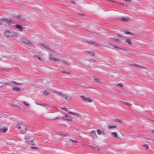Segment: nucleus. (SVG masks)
I'll return each mask as SVG.
<instances>
[{
    "label": "nucleus",
    "mask_w": 154,
    "mask_h": 154,
    "mask_svg": "<svg viewBox=\"0 0 154 154\" xmlns=\"http://www.w3.org/2000/svg\"><path fill=\"white\" fill-rule=\"evenodd\" d=\"M17 127L20 131H25L27 128L26 126L23 125L22 123L20 122L18 123Z\"/></svg>",
    "instance_id": "1"
},
{
    "label": "nucleus",
    "mask_w": 154,
    "mask_h": 154,
    "mask_svg": "<svg viewBox=\"0 0 154 154\" xmlns=\"http://www.w3.org/2000/svg\"><path fill=\"white\" fill-rule=\"evenodd\" d=\"M5 35L7 37H9L11 36H16L17 34H15L14 32L11 31L9 30H5Z\"/></svg>",
    "instance_id": "2"
},
{
    "label": "nucleus",
    "mask_w": 154,
    "mask_h": 154,
    "mask_svg": "<svg viewBox=\"0 0 154 154\" xmlns=\"http://www.w3.org/2000/svg\"><path fill=\"white\" fill-rule=\"evenodd\" d=\"M25 142H29L30 143H32L33 142L34 138V137L28 135H26L25 137Z\"/></svg>",
    "instance_id": "3"
},
{
    "label": "nucleus",
    "mask_w": 154,
    "mask_h": 154,
    "mask_svg": "<svg viewBox=\"0 0 154 154\" xmlns=\"http://www.w3.org/2000/svg\"><path fill=\"white\" fill-rule=\"evenodd\" d=\"M15 17L18 20H21L22 21L25 20V18L23 17V15L21 14H19L15 16Z\"/></svg>",
    "instance_id": "4"
},
{
    "label": "nucleus",
    "mask_w": 154,
    "mask_h": 154,
    "mask_svg": "<svg viewBox=\"0 0 154 154\" xmlns=\"http://www.w3.org/2000/svg\"><path fill=\"white\" fill-rule=\"evenodd\" d=\"M95 52L94 51H90L86 52L85 53V54L87 56L88 55L94 56L95 55Z\"/></svg>",
    "instance_id": "5"
},
{
    "label": "nucleus",
    "mask_w": 154,
    "mask_h": 154,
    "mask_svg": "<svg viewBox=\"0 0 154 154\" xmlns=\"http://www.w3.org/2000/svg\"><path fill=\"white\" fill-rule=\"evenodd\" d=\"M16 29H19L20 31H22L24 28L22 26L20 25L19 24H16L14 25Z\"/></svg>",
    "instance_id": "6"
},
{
    "label": "nucleus",
    "mask_w": 154,
    "mask_h": 154,
    "mask_svg": "<svg viewBox=\"0 0 154 154\" xmlns=\"http://www.w3.org/2000/svg\"><path fill=\"white\" fill-rule=\"evenodd\" d=\"M91 136L94 138H97L98 137L95 132L94 131H92L90 132Z\"/></svg>",
    "instance_id": "7"
},
{
    "label": "nucleus",
    "mask_w": 154,
    "mask_h": 154,
    "mask_svg": "<svg viewBox=\"0 0 154 154\" xmlns=\"http://www.w3.org/2000/svg\"><path fill=\"white\" fill-rule=\"evenodd\" d=\"M8 24L11 25L13 26H14V25L16 24L11 19H9L8 20Z\"/></svg>",
    "instance_id": "8"
},
{
    "label": "nucleus",
    "mask_w": 154,
    "mask_h": 154,
    "mask_svg": "<svg viewBox=\"0 0 154 154\" xmlns=\"http://www.w3.org/2000/svg\"><path fill=\"white\" fill-rule=\"evenodd\" d=\"M8 24L11 25L13 26H14V25L16 24L11 19H9L8 20Z\"/></svg>",
    "instance_id": "9"
},
{
    "label": "nucleus",
    "mask_w": 154,
    "mask_h": 154,
    "mask_svg": "<svg viewBox=\"0 0 154 154\" xmlns=\"http://www.w3.org/2000/svg\"><path fill=\"white\" fill-rule=\"evenodd\" d=\"M87 42L88 43L91 44V45H94V46L95 47L97 46H98V44L95 42L92 41H87Z\"/></svg>",
    "instance_id": "10"
},
{
    "label": "nucleus",
    "mask_w": 154,
    "mask_h": 154,
    "mask_svg": "<svg viewBox=\"0 0 154 154\" xmlns=\"http://www.w3.org/2000/svg\"><path fill=\"white\" fill-rule=\"evenodd\" d=\"M119 19L121 21H126L128 20V18L125 17H119Z\"/></svg>",
    "instance_id": "11"
},
{
    "label": "nucleus",
    "mask_w": 154,
    "mask_h": 154,
    "mask_svg": "<svg viewBox=\"0 0 154 154\" xmlns=\"http://www.w3.org/2000/svg\"><path fill=\"white\" fill-rule=\"evenodd\" d=\"M93 80L95 81L96 82L100 83V82L99 79L96 76H94L92 77Z\"/></svg>",
    "instance_id": "12"
},
{
    "label": "nucleus",
    "mask_w": 154,
    "mask_h": 154,
    "mask_svg": "<svg viewBox=\"0 0 154 154\" xmlns=\"http://www.w3.org/2000/svg\"><path fill=\"white\" fill-rule=\"evenodd\" d=\"M103 132V131L102 129H98L97 130V133L98 135H100L102 134Z\"/></svg>",
    "instance_id": "13"
},
{
    "label": "nucleus",
    "mask_w": 154,
    "mask_h": 154,
    "mask_svg": "<svg viewBox=\"0 0 154 154\" xmlns=\"http://www.w3.org/2000/svg\"><path fill=\"white\" fill-rule=\"evenodd\" d=\"M12 88L14 91H20L21 89V88H19L14 87H13Z\"/></svg>",
    "instance_id": "14"
},
{
    "label": "nucleus",
    "mask_w": 154,
    "mask_h": 154,
    "mask_svg": "<svg viewBox=\"0 0 154 154\" xmlns=\"http://www.w3.org/2000/svg\"><path fill=\"white\" fill-rule=\"evenodd\" d=\"M8 129L6 127H4L2 129L1 128V131H2L3 133H6L8 131Z\"/></svg>",
    "instance_id": "15"
},
{
    "label": "nucleus",
    "mask_w": 154,
    "mask_h": 154,
    "mask_svg": "<svg viewBox=\"0 0 154 154\" xmlns=\"http://www.w3.org/2000/svg\"><path fill=\"white\" fill-rule=\"evenodd\" d=\"M125 42L128 43L129 45H131L132 44L131 41V39H126Z\"/></svg>",
    "instance_id": "16"
},
{
    "label": "nucleus",
    "mask_w": 154,
    "mask_h": 154,
    "mask_svg": "<svg viewBox=\"0 0 154 154\" xmlns=\"http://www.w3.org/2000/svg\"><path fill=\"white\" fill-rule=\"evenodd\" d=\"M62 72L63 73H64L65 74H70V72L68 70H63L62 71Z\"/></svg>",
    "instance_id": "17"
},
{
    "label": "nucleus",
    "mask_w": 154,
    "mask_h": 154,
    "mask_svg": "<svg viewBox=\"0 0 154 154\" xmlns=\"http://www.w3.org/2000/svg\"><path fill=\"white\" fill-rule=\"evenodd\" d=\"M1 20L2 22L5 23H7L8 22V19L5 18H3L2 19H1Z\"/></svg>",
    "instance_id": "18"
},
{
    "label": "nucleus",
    "mask_w": 154,
    "mask_h": 154,
    "mask_svg": "<svg viewBox=\"0 0 154 154\" xmlns=\"http://www.w3.org/2000/svg\"><path fill=\"white\" fill-rule=\"evenodd\" d=\"M125 30V31H124V33L125 34H128V35L130 34L132 35H133V34H132L131 32L128 31L126 30Z\"/></svg>",
    "instance_id": "19"
},
{
    "label": "nucleus",
    "mask_w": 154,
    "mask_h": 154,
    "mask_svg": "<svg viewBox=\"0 0 154 154\" xmlns=\"http://www.w3.org/2000/svg\"><path fill=\"white\" fill-rule=\"evenodd\" d=\"M117 127V126L116 125H109L108 128L109 129L115 128Z\"/></svg>",
    "instance_id": "20"
},
{
    "label": "nucleus",
    "mask_w": 154,
    "mask_h": 154,
    "mask_svg": "<svg viewBox=\"0 0 154 154\" xmlns=\"http://www.w3.org/2000/svg\"><path fill=\"white\" fill-rule=\"evenodd\" d=\"M102 134L104 137H106L107 138L108 137V134L107 133H105L103 131L102 133Z\"/></svg>",
    "instance_id": "21"
},
{
    "label": "nucleus",
    "mask_w": 154,
    "mask_h": 154,
    "mask_svg": "<svg viewBox=\"0 0 154 154\" xmlns=\"http://www.w3.org/2000/svg\"><path fill=\"white\" fill-rule=\"evenodd\" d=\"M41 45L43 47L46 48L48 50H50L49 48L48 47H47L46 44H44L43 43H42L41 44Z\"/></svg>",
    "instance_id": "22"
},
{
    "label": "nucleus",
    "mask_w": 154,
    "mask_h": 154,
    "mask_svg": "<svg viewBox=\"0 0 154 154\" xmlns=\"http://www.w3.org/2000/svg\"><path fill=\"white\" fill-rule=\"evenodd\" d=\"M35 103L37 105H40L41 106H42V105H43V103H42L41 102L38 101H36L35 102Z\"/></svg>",
    "instance_id": "23"
},
{
    "label": "nucleus",
    "mask_w": 154,
    "mask_h": 154,
    "mask_svg": "<svg viewBox=\"0 0 154 154\" xmlns=\"http://www.w3.org/2000/svg\"><path fill=\"white\" fill-rule=\"evenodd\" d=\"M66 120L69 121H71L72 120V117L69 116H68V117H67V118H66Z\"/></svg>",
    "instance_id": "24"
},
{
    "label": "nucleus",
    "mask_w": 154,
    "mask_h": 154,
    "mask_svg": "<svg viewBox=\"0 0 154 154\" xmlns=\"http://www.w3.org/2000/svg\"><path fill=\"white\" fill-rule=\"evenodd\" d=\"M112 134L113 135V136L116 138H118L116 132H113L112 133Z\"/></svg>",
    "instance_id": "25"
},
{
    "label": "nucleus",
    "mask_w": 154,
    "mask_h": 154,
    "mask_svg": "<svg viewBox=\"0 0 154 154\" xmlns=\"http://www.w3.org/2000/svg\"><path fill=\"white\" fill-rule=\"evenodd\" d=\"M81 98L85 102H86V98L85 97L81 95L80 96Z\"/></svg>",
    "instance_id": "26"
},
{
    "label": "nucleus",
    "mask_w": 154,
    "mask_h": 154,
    "mask_svg": "<svg viewBox=\"0 0 154 154\" xmlns=\"http://www.w3.org/2000/svg\"><path fill=\"white\" fill-rule=\"evenodd\" d=\"M44 94L45 95H47L49 94V91L45 90V91H44Z\"/></svg>",
    "instance_id": "27"
},
{
    "label": "nucleus",
    "mask_w": 154,
    "mask_h": 154,
    "mask_svg": "<svg viewBox=\"0 0 154 154\" xmlns=\"http://www.w3.org/2000/svg\"><path fill=\"white\" fill-rule=\"evenodd\" d=\"M35 56L39 60H41V61H43V59H42L41 57L40 56H36L35 55Z\"/></svg>",
    "instance_id": "28"
},
{
    "label": "nucleus",
    "mask_w": 154,
    "mask_h": 154,
    "mask_svg": "<svg viewBox=\"0 0 154 154\" xmlns=\"http://www.w3.org/2000/svg\"><path fill=\"white\" fill-rule=\"evenodd\" d=\"M23 103L26 106H29V104L26 102L23 101Z\"/></svg>",
    "instance_id": "29"
},
{
    "label": "nucleus",
    "mask_w": 154,
    "mask_h": 154,
    "mask_svg": "<svg viewBox=\"0 0 154 154\" xmlns=\"http://www.w3.org/2000/svg\"><path fill=\"white\" fill-rule=\"evenodd\" d=\"M111 45L113 46L115 48H118L119 49H123V48H120L119 47L117 46L116 45Z\"/></svg>",
    "instance_id": "30"
},
{
    "label": "nucleus",
    "mask_w": 154,
    "mask_h": 154,
    "mask_svg": "<svg viewBox=\"0 0 154 154\" xmlns=\"http://www.w3.org/2000/svg\"><path fill=\"white\" fill-rule=\"evenodd\" d=\"M57 94H59V95L62 96L63 97H64L65 96L64 94L62 93L61 92H59L57 93Z\"/></svg>",
    "instance_id": "31"
},
{
    "label": "nucleus",
    "mask_w": 154,
    "mask_h": 154,
    "mask_svg": "<svg viewBox=\"0 0 154 154\" xmlns=\"http://www.w3.org/2000/svg\"><path fill=\"white\" fill-rule=\"evenodd\" d=\"M65 98L66 100H69L71 99V97L69 96H66Z\"/></svg>",
    "instance_id": "32"
},
{
    "label": "nucleus",
    "mask_w": 154,
    "mask_h": 154,
    "mask_svg": "<svg viewBox=\"0 0 154 154\" xmlns=\"http://www.w3.org/2000/svg\"><path fill=\"white\" fill-rule=\"evenodd\" d=\"M88 60H89V61H93V62H95V61L93 58H89V57H88Z\"/></svg>",
    "instance_id": "33"
},
{
    "label": "nucleus",
    "mask_w": 154,
    "mask_h": 154,
    "mask_svg": "<svg viewBox=\"0 0 154 154\" xmlns=\"http://www.w3.org/2000/svg\"><path fill=\"white\" fill-rule=\"evenodd\" d=\"M86 99H87L86 100V102L87 101H88L89 102H92V100L90 98H87Z\"/></svg>",
    "instance_id": "34"
},
{
    "label": "nucleus",
    "mask_w": 154,
    "mask_h": 154,
    "mask_svg": "<svg viewBox=\"0 0 154 154\" xmlns=\"http://www.w3.org/2000/svg\"><path fill=\"white\" fill-rule=\"evenodd\" d=\"M115 121L118 122H121V120L119 119L118 118H116L115 119Z\"/></svg>",
    "instance_id": "35"
},
{
    "label": "nucleus",
    "mask_w": 154,
    "mask_h": 154,
    "mask_svg": "<svg viewBox=\"0 0 154 154\" xmlns=\"http://www.w3.org/2000/svg\"><path fill=\"white\" fill-rule=\"evenodd\" d=\"M53 60L54 61H59V59H57V58H55V57H53Z\"/></svg>",
    "instance_id": "36"
},
{
    "label": "nucleus",
    "mask_w": 154,
    "mask_h": 154,
    "mask_svg": "<svg viewBox=\"0 0 154 154\" xmlns=\"http://www.w3.org/2000/svg\"><path fill=\"white\" fill-rule=\"evenodd\" d=\"M117 86H119L120 87H123V85L121 83H119V84H118L117 85H116Z\"/></svg>",
    "instance_id": "37"
},
{
    "label": "nucleus",
    "mask_w": 154,
    "mask_h": 154,
    "mask_svg": "<svg viewBox=\"0 0 154 154\" xmlns=\"http://www.w3.org/2000/svg\"><path fill=\"white\" fill-rule=\"evenodd\" d=\"M69 141H72L74 143H77V141H75L74 140L69 139Z\"/></svg>",
    "instance_id": "38"
},
{
    "label": "nucleus",
    "mask_w": 154,
    "mask_h": 154,
    "mask_svg": "<svg viewBox=\"0 0 154 154\" xmlns=\"http://www.w3.org/2000/svg\"><path fill=\"white\" fill-rule=\"evenodd\" d=\"M70 2L72 3L74 5H75V2L74 0H71L70 1Z\"/></svg>",
    "instance_id": "39"
},
{
    "label": "nucleus",
    "mask_w": 154,
    "mask_h": 154,
    "mask_svg": "<svg viewBox=\"0 0 154 154\" xmlns=\"http://www.w3.org/2000/svg\"><path fill=\"white\" fill-rule=\"evenodd\" d=\"M48 58L50 60H53V57L52 56H51V55H50Z\"/></svg>",
    "instance_id": "40"
},
{
    "label": "nucleus",
    "mask_w": 154,
    "mask_h": 154,
    "mask_svg": "<svg viewBox=\"0 0 154 154\" xmlns=\"http://www.w3.org/2000/svg\"><path fill=\"white\" fill-rule=\"evenodd\" d=\"M143 147H145L146 149H148L149 147L148 146L147 144H145L144 145Z\"/></svg>",
    "instance_id": "41"
},
{
    "label": "nucleus",
    "mask_w": 154,
    "mask_h": 154,
    "mask_svg": "<svg viewBox=\"0 0 154 154\" xmlns=\"http://www.w3.org/2000/svg\"><path fill=\"white\" fill-rule=\"evenodd\" d=\"M125 103L128 106H130L131 105V104L128 102H125Z\"/></svg>",
    "instance_id": "42"
},
{
    "label": "nucleus",
    "mask_w": 154,
    "mask_h": 154,
    "mask_svg": "<svg viewBox=\"0 0 154 154\" xmlns=\"http://www.w3.org/2000/svg\"><path fill=\"white\" fill-rule=\"evenodd\" d=\"M10 105L13 106H16V105L13 103H11Z\"/></svg>",
    "instance_id": "43"
},
{
    "label": "nucleus",
    "mask_w": 154,
    "mask_h": 154,
    "mask_svg": "<svg viewBox=\"0 0 154 154\" xmlns=\"http://www.w3.org/2000/svg\"><path fill=\"white\" fill-rule=\"evenodd\" d=\"M69 113H71L72 115H77V113H74V112H69Z\"/></svg>",
    "instance_id": "44"
},
{
    "label": "nucleus",
    "mask_w": 154,
    "mask_h": 154,
    "mask_svg": "<svg viewBox=\"0 0 154 154\" xmlns=\"http://www.w3.org/2000/svg\"><path fill=\"white\" fill-rule=\"evenodd\" d=\"M11 84H16V85H19L20 84L19 83H16V82H12Z\"/></svg>",
    "instance_id": "45"
},
{
    "label": "nucleus",
    "mask_w": 154,
    "mask_h": 154,
    "mask_svg": "<svg viewBox=\"0 0 154 154\" xmlns=\"http://www.w3.org/2000/svg\"><path fill=\"white\" fill-rule=\"evenodd\" d=\"M43 105H42V106H48L47 103H43Z\"/></svg>",
    "instance_id": "46"
},
{
    "label": "nucleus",
    "mask_w": 154,
    "mask_h": 154,
    "mask_svg": "<svg viewBox=\"0 0 154 154\" xmlns=\"http://www.w3.org/2000/svg\"><path fill=\"white\" fill-rule=\"evenodd\" d=\"M61 109H63V110H66V108L65 107H62L61 108Z\"/></svg>",
    "instance_id": "47"
},
{
    "label": "nucleus",
    "mask_w": 154,
    "mask_h": 154,
    "mask_svg": "<svg viewBox=\"0 0 154 154\" xmlns=\"http://www.w3.org/2000/svg\"><path fill=\"white\" fill-rule=\"evenodd\" d=\"M31 148L33 149H37L38 148L37 147H33V146H31L30 147Z\"/></svg>",
    "instance_id": "48"
},
{
    "label": "nucleus",
    "mask_w": 154,
    "mask_h": 154,
    "mask_svg": "<svg viewBox=\"0 0 154 154\" xmlns=\"http://www.w3.org/2000/svg\"><path fill=\"white\" fill-rule=\"evenodd\" d=\"M93 148L95 150H99V149L98 148H95V147H93Z\"/></svg>",
    "instance_id": "49"
},
{
    "label": "nucleus",
    "mask_w": 154,
    "mask_h": 154,
    "mask_svg": "<svg viewBox=\"0 0 154 154\" xmlns=\"http://www.w3.org/2000/svg\"><path fill=\"white\" fill-rule=\"evenodd\" d=\"M115 41H117V42H121V41H120V40H119V39H115Z\"/></svg>",
    "instance_id": "50"
},
{
    "label": "nucleus",
    "mask_w": 154,
    "mask_h": 154,
    "mask_svg": "<svg viewBox=\"0 0 154 154\" xmlns=\"http://www.w3.org/2000/svg\"><path fill=\"white\" fill-rule=\"evenodd\" d=\"M62 136H66V134L63 133V134H62Z\"/></svg>",
    "instance_id": "51"
},
{
    "label": "nucleus",
    "mask_w": 154,
    "mask_h": 154,
    "mask_svg": "<svg viewBox=\"0 0 154 154\" xmlns=\"http://www.w3.org/2000/svg\"><path fill=\"white\" fill-rule=\"evenodd\" d=\"M62 62L64 63H66V62L65 61H63Z\"/></svg>",
    "instance_id": "52"
},
{
    "label": "nucleus",
    "mask_w": 154,
    "mask_h": 154,
    "mask_svg": "<svg viewBox=\"0 0 154 154\" xmlns=\"http://www.w3.org/2000/svg\"><path fill=\"white\" fill-rule=\"evenodd\" d=\"M117 35L119 36V37H121V35H120L117 34Z\"/></svg>",
    "instance_id": "53"
},
{
    "label": "nucleus",
    "mask_w": 154,
    "mask_h": 154,
    "mask_svg": "<svg viewBox=\"0 0 154 154\" xmlns=\"http://www.w3.org/2000/svg\"><path fill=\"white\" fill-rule=\"evenodd\" d=\"M65 117H66V118H67V117H68V116H67V115H65Z\"/></svg>",
    "instance_id": "54"
},
{
    "label": "nucleus",
    "mask_w": 154,
    "mask_h": 154,
    "mask_svg": "<svg viewBox=\"0 0 154 154\" xmlns=\"http://www.w3.org/2000/svg\"><path fill=\"white\" fill-rule=\"evenodd\" d=\"M152 131L153 133H154V130H152Z\"/></svg>",
    "instance_id": "55"
},
{
    "label": "nucleus",
    "mask_w": 154,
    "mask_h": 154,
    "mask_svg": "<svg viewBox=\"0 0 154 154\" xmlns=\"http://www.w3.org/2000/svg\"><path fill=\"white\" fill-rule=\"evenodd\" d=\"M67 111L69 113V112H71V111Z\"/></svg>",
    "instance_id": "56"
}]
</instances>
